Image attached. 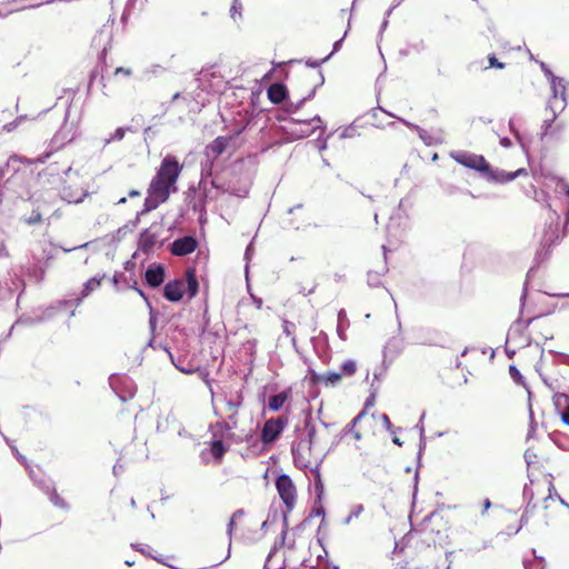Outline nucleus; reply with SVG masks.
I'll use <instances>...</instances> for the list:
<instances>
[{
  "label": "nucleus",
  "instance_id": "f257e3e1",
  "mask_svg": "<svg viewBox=\"0 0 569 569\" xmlns=\"http://www.w3.org/2000/svg\"><path fill=\"white\" fill-rule=\"evenodd\" d=\"M182 171V166L174 156L167 154L150 182L148 196L144 199V210L151 211L166 202L170 193L176 192L177 180Z\"/></svg>",
  "mask_w": 569,
  "mask_h": 569
},
{
  "label": "nucleus",
  "instance_id": "f03ea898",
  "mask_svg": "<svg viewBox=\"0 0 569 569\" xmlns=\"http://www.w3.org/2000/svg\"><path fill=\"white\" fill-rule=\"evenodd\" d=\"M229 143V138L218 137L206 147L204 156L207 159L202 163L200 183L203 186L204 190L207 189V186L210 184L212 188L222 192H227L237 197H246L249 191L248 182L242 183L241 186H236L230 181H223L220 177L212 176L214 160L226 151Z\"/></svg>",
  "mask_w": 569,
  "mask_h": 569
},
{
  "label": "nucleus",
  "instance_id": "7ed1b4c3",
  "mask_svg": "<svg viewBox=\"0 0 569 569\" xmlns=\"http://www.w3.org/2000/svg\"><path fill=\"white\" fill-rule=\"evenodd\" d=\"M315 435L316 430L313 428L310 429L306 438H301L292 445L291 452L296 467L303 470H310L316 475L318 480L317 487H322L319 473L321 457L316 455L312 449L315 443Z\"/></svg>",
  "mask_w": 569,
  "mask_h": 569
},
{
  "label": "nucleus",
  "instance_id": "20e7f679",
  "mask_svg": "<svg viewBox=\"0 0 569 569\" xmlns=\"http://www.w3.org/2000/svg\"><path fill=\"white\" fill-rule=\"evenodd\" d=\"M563 232L559 228V216L556 211H550L547 222L543 227L542 234L540 238V246L537 250V257L543 260L550 248L557 244Z\"/></svg>",
  "mask_w": 569,
  "mask_h": 569
},
{
  "label": "nucleus",
  "instance_id": "39448f33",
  "mask_svg": "<svg viewBox=\"0 0 569 569\" xmlns=\"http://www.w3.org/2000/svg\"><path fill=\"white\" fill-rule=\"evenodd\" d=\"M549 83L551 96L547 103V110L555 111V114H560L567 107V94L563 79L560 77L552 78Z\"/></svg>",
  "mask_w": 569,
  "mask_h": 569
},
{
  "label": "nucleus",
  "instance_id": "423d86ee",
  "mask_svg": "<svg viewBox=\"0 0 569 569\" xmlns=\"http://www.w3.org/2000/svg\"><path fill=\"white\" fill-rule=\"evenodd\" d=\"M276 488L287 511H291L297 501V489L292 479L288 475H280L276 480Z\"/></svg>",
  "mask_w": 569,
  "mask_h": 569
},
{
  "label": "nucleus",
  "instance_id": "0eeeda50",
  "mask_svg": "<svg viewBox=\"0 0 569 569\" xmlns=\"http://www.w3.org/2000/svg\"><path fill=\"white\" fill-rule=\"evenodd\" d=\"M242 395L240 391H236L234 393H230L229 397L224 398L223 407L220 411L221 419H224L229 422L231 428L238 427V412L240 407L242 406Z\"/></svg>",
  "mask_w": 569,
  "mask_h": 569
},
{
  "label": "nucleus",
  "instance_id": "6e6552de",
  "mask_svg": "<svg viewBox=\"0 0 569 569\" xmlns=\"http://www.w3.org/2000/svg\"><path fill=\"white\" fill-rule=\"evenodd\" d=\"M450 156L456 162L466 168L477 170L481 173L489 172V163L482 156L468 151H455L451 152Z\"/></svg>",
  "mask_w": 569,
  "mask_h": 569
},
{
  "label": "nucleus",
  "instance_id": "1a4fd4ad",
  "mask_svg": "<svg viewBox=\"0 0 569 569\" xmlns=\"http://www.w3.org/2000/svg\"><path fill=\"white\" fill-rule=\"evenodd\" d=\"M288 420L283 417L278 418H271L267 420L263 425L262 431H261V440L263 443H271L273 442L280 433L283 431L284 427L287 426Z\"/></svg>",
  "mask_w": 569,
  "mask_h": 569
},
{
  "label": "nucleus",
  "instance_id": "9d476101",
  "mask_svg": "<svg viewBox=\"0 0 569 569\" xmlns=\"http://www.w3.org/2000/svg\"><path fill=\"white\" fill-rule=\"evenodd\" d=\"M551 112V118L543 120L541 124V138H558L566 129V124L563 122H557V118L559 114H555V111Z\"/></svg>",
  "mask_w": 569,
  "mask_h": 569
},
{
  "label": "nucleus",
  "instance_id": "9b49d317",
  "mask_svg": "<svg viewBox=\"0 0 569 569\" xmlns=\"http://www.w3.org/2000/svg\"><path fill=\"white\" fill-rule=\"evenodd\" d=\"M110 386L122 401L132 398L134 395V390L129 378L112 376L110 377Z\"/></svg>",
  "mask_w": 569,
  "mask_h": 569
},
{
  "label": "nucleus",
  "instance_id": "f8f14e48",
  "mask_svg": "<svg viewBox=\"0 0 569 569\" xmlns=\"http://www.w3.org/2000/svg\"><path fill=\"white\" fill-rule=\"evenodd\" d=\"M197 240L191 236H186L174 240L171 244V253L174 256H187L196 250Z\"/></svg>",
  "mask_w": 569,
  "mask_h": 569
},
{
  "label": "nucleus",
  "instance_id": "ddd939ff",
  "mask_svg": "<svg viewBox=\"0 0 569 569\" xmlns=\"http://www.w3.org/2000/svg\"><path fill=\"white\" fill-rule=\"evenodd\" d=\"M186 284L183 280L169 281L164 286L163 295L167 300L177 302L180 301L184 295Z\"/></svg>",
  "mask_w": 569,
  "mask_h": 569
},
{
  "label": "nucleus",
  "instance_id": "4468645a",
  "mask_svg": "<svg viewBox=\"0 0 569 569\" xmlns=\"http://www.w3.org/2000/svg\"><path fill=\"white\" fill-rule=\"evenodd\" d=\"M417 133L426 146H437L445 142V134L441 129L427 131L422 128H417Z\"/></svg>",
  "mask_w": 569,
  "mask_h": 569
},
{
  "label": "nucleus",
  "instance_id": "2eb2a0df",
  "mask_svg": "<svg viewBox=\"0 0 569 569\" xmlns=\"http://www.w3.org/2000/svg\"><path fill=\"white\" fill-rule=\"evenodd\" d=\"M485 174H487L491 180H493L496 182L505 183V182L512 181L517 177L527 174V170L518 169L513 172H506L503 170H491V168L489 167V172H485Z\"/></svg>",
  "mask_w": 569,
  "mask_h": 569
},
{
  "label": "nucleus",
  "instance_id": "dca6fc26",
  "mask_svg": "<svg viewBox=\"0 0 569 569\" xmlns=\"http://www.w3.org/2000/svg\"><path fill=\"white\" fill-rule=\"evenodd\" d=\"M146 281L150 287H158L164 280V268L161 264H151L146 271Z\"/></svg>",
  "mask_w": 569,
  "mask_h": 569
},
{
  "label": "nucleus",
  "instance_id": "f3484780",
  "mask_svg": "<svg viewBox=\"0 0 569 569\" xmlns=\"http://www.w3.org/2000/svg\"><path fill=\"white\" fill-rule=\"evenodd\" d=\"M76 137V129H74V126L71 123H67L64 122L61 128L59 129V131L54 134L53 137V142L58 146V147H62L64 146L66 143L72 141Z\"/></svg>",
  "mask_w": 569,
  "mask_h": 569
},
{
  "label": "nucleus",
  "instance_id": "a211bd4d",
  "mask_svg": "<svg viewBox=\"0 0 569 569\" xmlns=\"http://www.w3.org/2000/svg\"><path fill=\"white\" fill-rule=\"evenodd\" d=\"M234 428H231L229 422L224 419H222L221 421H218L217 423H214L210 427V430L212 433V439H219L221 441L224 438L232 437L233 435L231 433V431Z\"/></svg>",
  "mask_w": 569,
  "mask_h": 569
},
{
  "label": "nucleus",
  "instance_id": "6ab92c4d",
  "mask_svg": "<svg viewBox=\"0 0 569 569\" xmlns=\"http://www.w3.org/2000/svg\"><path fill=\"white\" fill-rule=\"evenodd\" d=\"M268 98L273 103H280L286 99L287 88L282 83H273L268 88Z\"/></svg>",
  "mask_w": 569,
  "mask_h": 569
},
{
  "label": "nucleus",
  "instance_id": "aec40b11",
  "mask_svg": "<svg viewBox=\"0 0 569 569\" xmlns=\"http://www.w3.org/2000/svg\"><path fill=\"white\" fill-rule=\"evenodd\" d=\"M365 416V412H360L358 413L351 421L350 423H348L343 430L341 431V438L348 436V435H351L352 438L357 441H359L361 439V433L360 431L356 430V426L357 423L363 418Z\"/></svg>",
  "mask_w": 569,
  "mask_h": 569
},
{
  "label": "nucleus",
  "instance_id": "412c9836",
  "mask_svg": "<svg viewBox=\"0 0 569 569\" xmlns=\"http://www.w3.org/2000/svg\"><path fill=\"white\" fill-rule=\"evenodd\" d=\"M227 450L228 447L223 443V441L219 439H212V441L210 442L209 452L214 458V461L218 463L222 460Z\"/></svg>",
  "mask_w": 569,
  "mask_h": 569
},
{
  "label": "nucleus",
  "instance_id": "4be33fe9",
  "mask_svg": "<svg viewBox=\"0 0 569 569\" xmlns=\"http://www.w3.org/2000/svg\"><path fill=\"white\" fill-rule=\"evenodd\" d=\"M553 401L557 408L565 405L567 408L561 413L562 421L569 426V397L566 393H557L553 397Z\"/></svg>",
  "mask_w": 569,
  "mask_h": 569
},
{
  "label": "nucleus",
  "instance_id": "5701e85b",
  "mask_svg": "<svg viewBox=\"0 0 569 569\" xmlns=\"http://www.w3.org/2000/svg\"><path fill=\"white\" fill-rule=\"evenodd\" d=\"M187 288L190 298L194 297L198 292V280L193 269H188L186 272Z\"/></svg>",
  "mask_w": 569,
  "mask_h": 569
},
{
  "label": "nucleus",
  "instance_id": "b1692460",
  "mask_svg": "<svg viewBox=\"0 0 569 569\" xmlns=\"http://www.w3.org/2000/svg\"><path fill=\"white\" fill-rule=\"evenodd\" d=\"M156 241V234L151 233L149 230H146L140 236L139 246L143 251H148L154 246Z\"/></svg>",
  "mask_w": 569,
  "mask_h": 569
},
{
  "label": "nucleus",
  "instance_id": "393cba45",
  "mask_svg": "<svg viewBox=\"0 0 569 569\" xmlns=\"http://www.w3.org/2000/svg\"><path fill=\"white\" fill-rule=\"evenodd\" d=\"M288 399V393L287 392H280V393H277L274 396H271L270 399H269V408L270 410L272 411H278L280 410L284 402L287 401Z\"/></svg>",
  "mask_w": 569,
  "mask_h": 569
},
{
  "label": "nucleus",
  "instance_id": "a878e982",
  "mask_svg": "<svg viewBox=\"0 0 569 569\" xmlns=\"http://www.w3.org/2000/svg\"><path fill=\"white\" fill-rule=\"evenodd\" d=\"M532 553H533V558L532 559L523 560L525 569H545L546 568L545 558L537 557L535 550H532Z\"/></svg>",
  "mask_w": 569,
  "mask_h": 569
},
{
  "label": "nucleus",
  "instance_id": "bb28decb",
  "mask_svg": "<svg viewBox=\"0 0 569 569\" xmlns=\"http://www.w3.org/2000/svg\"><path fill=\"white\" fill-rule=\"evenodd\" d=\"M101 279L102 278H97V277H93V278H90L84 284H83V289H82V297H87L89 296L92 291L97 290L100 284H101Z\"/></svg>",
  "mask_w": 569,
  "mask_h": 569
},
{
  "label": "nucleus",
  "instance_id": "cd10ccee",
  "mask_svg": "<svg viewBox=\"0 0 569 569\" xmlns=\"http://www.w3.org/2000/svg\"><path fill=\"white\" fill-rule=\"evenodd\" d=\"M103 38H104L106 42H104V46H103L102 51H101V57L104 58L106 54H107V50H108L110 40H111L110 30H107V29L100 30L99 33L94 37L93 41L94 42L101 41Z\"/></svg>",
  "mask_w": 569,
  "mask_h": 569
},
{
  "label": "nucleus",
  "instance_id": "c85d7f7f",
  "mask_svg": "<svg viewBox=\"0 0 569 569\" xmlns=\"http://www.w3.org/2000/svg\"><path fill=\"white\" fill-rule=\"evenodd\" d=\"M128 130H129V128H123V127L118 128L109 138L103 140V147L108 146L112 141L122 140Z\"/></svg>",
  "mask_w": 569,
  "mask_h": 569
},
{
  "label": "nucleus",
  "instance_id": "c756f323",
  "mask_svg": "<svg viewBox=\"0 0 569 569\" xmlns=\"http://www.w3.org/2000/svg\"><path fill=\"white\" fill-rule=\"evenodd\" d=\"M348 320H347V315H346V311L343 309H341L339 312H338V335L340 336L341 339H345V336H343V328H345V325H347Z\"/></svg>",
  "mask_w": 569,
  "mask_h": 569
},
{
  "label": "nucleus",
  "instance_id": "7c9ffc66",
  "mask_svg": "<svg viewBox=\"0 0 569 569\" xmlns=\"http://www.w3.org/2000/svg\"><path fill=\"white\" fill-rule=\"evenodd\" d=\"M216 77H217V67L211 66L209 68H204L201 70L199 80L207 81L210 78H216Z\"/></svg>",
  "mask_w": 569,
  "mask_h": 569
},
{
  "label": "nucleus",
  "instance_id": "2f4dec72",
  "mask_svg": "<svg viewBox=\"0 0 569 569\" xmlns=\"http://www.w3.org/2000/svg\"><path fill=\"white\" fill-rule=\"evenodd\" d=\"M234 523H236V519H234V517H231L230 520H229V523H228V535H229L230 538H231L232 532H233ZM230 555H231V539L229 540V546H228L227 555H226V557L219 563H222L227 559H229Z\"/></svg>",
  "mask_w": 569,
  "mask_h": 569
},
{
  "label": "nucleus",
  "instance_id": "473e14b6",
  "mask_svg": "<svg viewBox=\"0 0 569 569\" xmlns=\"http://www.w3.org/2000/svg\"><path fill=\"white\" fill-rule=\"evenodd\" d=\"M342 373L352 376L357 370V365L353 360H347L341 365Z\"/></svg>",
  "mask_w": 569,
  "mask_h": 569
},
{
  "label": "nucleus",
  "instance_id": "72a5a7b5",
  "mask_svg": "<svg viewBox=\"0 0 569 569\" xmlns=\"http://www.w3.org/2000/svg\"><path fill=\"white\" fill-rule=\"evenodd\" d=\"M368 284L370 287H379L381 284V273L376 271L368 272Z\"/></svg>",
  "mask_w": 569,
  "mask_h": 569
},
{
  "label": "nucleus",
  "instance_id": "f704fd0d",
  "mask_svg": "<svg viewBox=\"0 0 569 569\" xmlns=\"http://www.w3.org/2000/svg\"><path fill=\"white\" fill-rule=\"evenodd\" d=\"M341 378V375L340 373H337V372H330V373H327V375H323L319 378V380H322L325 381L326 383H330V385H335L337 383Z\"/></svg>",
  "mask_w": 569,
  "mask_h": 569
},
{
  "label": "nucleus",
  "instance_id": "c9c22d12",
  "mask_svg": "<svg viewBox=\"0 0 569 569\" xmlns=\"http://www.w3.org/2000/svg\"><path fill=\"white\" fill-rule=\"evenodd\" d=\"M282 327H283L284 335L288 336V337H291V341L295 345L296 343V338L293 336L295 323H292V322H290L288 320H284L283 323H282Z\"/></svg>",
  "mask_w": 569,
  "mask_h": 569
},
{
  "label": "nucleus",
  "instance_id": "e433bc0d",
  "mask_svg": "<svg viewBox=\"0 0 569 569\" xmlns=\"http://www.w3.org/2000/svg\"><path fill=\"white\" fill-rule=\"evenodd\" d=\"M523 495H525V497L530 496V500H532L533 492L528 487H525ZM530 502L531 501H529L528 506H530ZM528 513H529V507L526 508V511L520 519L521 526L528 521Z\"/></svg>",
  "mask_w": 569,
  "mask_h": 569
},
{
  "label": "nucleus",
  "instance_id": "4c0bfd02",
  "mask_svg": "<svg viewBox=\"0 0 569 569\" xmlns=\"http://www.w3.org/2000/svg\"><path fill=\"white\" fill-rule=\"evenodd\" d=\"M363 511L362 505H356L352 507L350 515L346 519V523H349L352 518H358L360 513Z\"/></svg>",
  "mask_w": 569,
  "mask_h": 569
},
{
  "label": "nucleus",
  "instance_id": "58836bf2",
  "mask_svg": "<svg viewBox=\"0 0 569 569\" xmlns=\"http://www.w3.org/2000/svg\"><path fill=\"white\" fill-rule=\"evenodd\" d=\"M509 373L511 376V378L517 382V383H523L522 381V376L520 373V371L517 369L516 366H510L509 367Z\"/></svg>",
  "mask_w": 569,
  "mask_h": 569
},
{
  "label": "nucleus",
  "instance_id": "ea45409f",
  "mask_svg": "<svg viewBox=\"0 0 569 569\" xmlns=\"http://www.w3.org/2000/svg\"><path fill=\"white\" fill-rule=\"evenodd\" d=\"M170 358H171V360H172V363L174 365V367H176L179 371H181V372H183V373H193V372H194V369H193L191 366H187V367H184V365H180V363L176 362V361H174V359H173V357H172V355H170Z\"/></svg>",
  "mask_w": 569,
  "mask_h": 569
},
{
  "label": "nucleus",
  "instance_id": "a19ab883",
  "mask_svg": "<svg viewBox=\"0 0 569 569\" xmlns=\"http://www.w3.org/2000/svg\"><path fill=\"white\" fill-rule=\"evenodd\" d=\"M548 491H549V495L548 497L545 499L546 501L548 499H552L553 497V492H555V496L559 499V501L561 502V505L566 506L568 509H569V505L555 491V487L552 483L549 485V488H548Z\"/></svg>",
  "mask_w": 569,
  "mask_h": 569
},
{
  "label": "nucleus",
  "instance_id": "79ce46f5",
  "mask_svg": "<svg viewBox=\"0 0 569 569\" xmlns=\"http://www.w3.org/2000/svg\"><path fill=\"white\" fill-rule=\"evenodd\" d=\"M548 491H549V495L548 497L545 499L546 501L548 499H552L553 497V492H555V496L559 499V501L561 502V505L566 506L568 509H569V505L555 491V487L552 483L549 485V488H548Z\"/></svg>",
  "mask_w": 569,
  "mask_h": 569
},
{
  "label": "nucleus",
  "instance_id": "37998d69",
  "mask_svg": "<svg viewBox=\"0 0 569 569\" xmlns=\"http://www.w3.org/2000/svg\"><path fill=\"white\" fill-rule=\"evenodd\" d=\"M488 60H489V67L490 68H497V69H503L505 68V64L499 62L495 56H490L488 58Z\"/></svg>",
  "mask_w": 569,
  "mask_h": 569
},
{
  "label": "nucleus",
  "instance_id": "c03bdc74",
  "mask_svg": "<svg viewBox=\"0 0 569 569\" xmlns=\"http://www.w3.org/2000/svg\"><path fill=\"white\" fill-rule=\"evenodd\" d=\"M51 501L53 502L54 506H58V507H66V503L63 501L62 498L59 497L58 493L53 492L52 496H51Z\"/></svg>",
  "mask_w": 569,
  "mask_h": 569
},
{
  "label": "nucleus",
  "instance_id": "a18cd8bd",
  "mask_svg": "<svg viewBox=\"0 0 569 569\" xmlns=\"http://www.w3.org/2000/svg\"><path fill=\"white\" fill-rule=\"evenodd\" d=\"M540 67H541L542 72L545 73V76L547 77V79H548L549 81H551V79H552V78H557V76H555V74L552 73V71L547 67V64H546V63L541 62V63H540Z\"/></svg>",
  "mask_w": 569,
  "mask_h": 569
},
{
  "label": "nucleus",
  "instance_id": "49530a36",
  "mask_svg": "<svg viewBox=\"0 0 569 569\" xmlns=\"http://www.w3.org/2000/svg\"><path fill=\"white\" fill-rule=\"evenodd\" d=\"M114 74H123V76H127V77H130L132 74V71L131 69H127V68H123V67H119L114 70Z\"/></svg>",
  "mask_w": 569,
  "mask_h": 569
},
{
  "label": "nucleus",
  "instance_id": "de8ad7c7",
  "mask_svg": "<svg viewBox=\"0 0 569 569\" xmlns=\"http://www.w3.org/2000/svg\"><path fill=\"white\" fill-rule=\"evenodd\" d=\"M316 87L311 90L308 97L302 98L298 101L296 109L300 108L307 100L311 99L315 96Z\"/></svg>",
  "mask_w": 569,
  "mask_h": 569
},
{
  "label": "nucleus",
  "instance_id": "09e8293b",
  "mask_svg": "<svg viewBox=\"0 0 569 569\" xmlns=\"http://www.w3.org/2000/svg\"><path fill=\"white\" fill-rule=\"evenodd\" d=\"M342 40H343V38H341V39L337 40V41L333 43V50H332V52H331L328 57H326V58L323 59V61H327V60H328V59H329V58H330V57H331L336 51H338V50L340 49L341 43H342Z\"/></svg>",
  "mask_w": 569,
  "mask_h": 569
},
{
  "label": "nucleus",
  "instance_id": "8fccbe9b",
  "mask_svg": "<svg viewBox=\"0 0 569 569\" xmlns=\"http://www.w3.org/2000/svg\"><path fill=\"white\" fill-rule=\"evenodd\" d=\"M296 122L298 123H305V124H309L310 122H316L318 123L317 127L320 126V123L322 122L321 118L319 116H316L313 117L311 120H303V121H300V120H296Z\"/></svg>",
  "mask_w": 569,
  "mask_h": 569
},
{
  "label": "nucleus",
  "instance_id": "3c124183",
  "mask_svg": "<svg viewBox=\"0 0 569 569\" xmlns=\"http://www.w3.org/2000/svg\"><path fill=\"white\" fill-rule=\"evenodd\" d=\"M509 128H510V131L515 134V137L518 139V141H520V134H519V131L515 128V122L512 119H510L509 121Z\"/></svg>",
  "mask_w": 569,
  "mask_h": 569
},
{
  "label": "nucleus",
  "instance_id": "603ef678",
  "mask_svg": "<svg viewBox=\"0 0 569 569\" xmlns=\"http://www.w3.org/2000/svg\"><path fill=\"white\" fill-rule=\"evenodd\" d=\"M40 221H41V216H40L39 213H36V214L31 216V217L27 220V222H28L29 224H34V223H38V222H40Z\"/></svg>",
  "mask_w": 569,
  "mask_h": 569
},
{
  "label": "nucleus",
  "instance_id": "864d4df0",
  "mask_svg": "<svg viewBox=\"0 0 569 569\" xmlns=\"http://www.w3.org/2000/svg\"><path fill=\"white\" fill-rule=\"evenodd\" d=\"M381 420H382V422H383L385 427H386L388 430H390V429H391V427H392V425H391V421H390L389 417H388L386 413H383V415L381 416Z\"/></svg>",
  "mask_w": 569,
  "mask_h": 569
},
{
  "label": "nucleus",
  "instance_id": "5fc2aeb1",
  "mask_svg": "<svg viewBox=\"0 0 569 569\" xmlns=\"http://www.w3.org/2000/svg\"><path fill=\"white\" fill-rule=\"evenodd\" d=\"M405 126H407L409 129L415 130L417 132V128H420L419 126L411 123L402 118H398Z\"/></svg>",
  "mask_w": 569,
  "mask_h": 569
},
{
  "label": "nucleus",
  "instance_id": "6e6d98bb",
  "mask_svg": "<svg viewBox=\"0 0 569 569\" xmlns=\"http://www.w3.org/2000/svg\"><path fill=\"white\" fill-rule=\"evenodd\" d=\"M500 144L505 148H509L511 146V141L509 138H502L500 139Z\"/></svg>",
  "mask_w": 569,
  "mask_h": 569
},
{
  "label": "nucleus",
  "instance_id": "4d7b16f0",
  "mask_svg": "<svg viewBox=\"0 0 569 569\" xmlns=\"http://www.w3.org/2000/svg\"><path fill=\"white\" fill-rule=\"evenodd\" d=\"M423 417H425V415H422V417H421V419H420L419 423L417 425V428H418V429H419V431H420V436H421V438L423 437V433H425V428H423V425H422V419H423Z\"/></svg>",
  "mask_w": 569,
  "mask_h": 569
},
{
  "label": "nucleus",
  "instance_id": "13d9d810",
  "mask_svg": "<svg viewBox=\"0 0 569 569\" xmlns=\"http://www.w3.org/2000/svg\"><path fill=\"white\" fill-rule=\"evenodd\" d=\"M230 12H231V18H232L233 20H236V14L238 13V7H237V3H236V2H234V3H233V6L231 7Z\"/></svg>",
  "mask_w": 569,
  "mask_h": 569
},
{
  "label": "nucleus",
  "instance_id": "bf43d9fd",
  "mask_svg": "<svg viewBox=\"0 0 569 569\" xmlns=\"http://www.w3.org/2000/svg\"><path fill=\"white\" fill-rule=\"evenodd\" d=\"M490 506H491L490 500L488 498L485 499L482 513L487 512V510L490 508Z\"/></svg>",
  "mask_w": 569,
  "mask_h": 569
},
{
  "label": "nucleus",
  "instance_id": "052dcab7",
  "mask_svg": "<svg viewBox=\"0 0 569 569\" xmlns=\"http://www.w3.org/2000/svg\"><path fill=\"white\" fill-rule=\"evenodd\" d=\"M243 516V510L239 509V510H236L231 517H234V519H239Z\"/></svg>",
  "mask_w": 569,
  "mask_h": 569
},
{
  "label": "nucleus",
  "instance_id": "680f3d73",
  "mask_svg": "<svg viewBox=\"0 0 569 569\" xmlns=\"http://www.w3.org/2000/svg\"><path fill=\"white\" fill-rule=\"evenodd\" d=\"M315 129L316 128H311V129H307V130L302 131L300 137H308V136L312 134L315 132Z\"/></svg>",
  "mask_w": 569,
  "mask_h": 569
},
{
  "label": "nucleus",
  "instance_id": "e2e57ef3",
  "mask_svg": "<svg viewBox=\"0 0 569 569\" xmlns=\"http://www.w3.org/2000/svg\"><path fill=\"white\" fill-rule=\"evenodd\" d=\"M122 465L117 462L114 466H113V472L117 475L118 471L122 470Z\"/></svg>",
  "mask_w": 569,
  "mask_h": 569
},
{
  "label": "nucleus",
  "instance_id": "0e129e2a",
  "mask_svg": "<svg viewBox=\"0 0 569 569\" xmlns=\"http://www.w3.org/2000/svg\"><path fill=\"white\" fill-rule=\"evenodd\" d=\"M250 254H252V244H249L246 250V259H249Z\"/></svg>",
  "mask_w": 569,
  "mask_h": 569
},
{
  "label": "nucleus",
  "instance_id": "69168bd1",
  "mask_svg": "<svg viewBox=\"0 0 569 569\" xmlns=\"http://www.w3.org/2000/svg\"><path fill=\"white\" fill-rule=\"evenodd\" d=\"M126 287H127V288H132V289H134L136 291H137V289H139V288L137 287V282H136V281H133V283H132V284H130L129 282H126Z\"/></svg>",
  "mask_w": 569,
  "mask_h": 569
},
{
  "label": "nucleus",
  "instance_id": "338daca9",
  "mask_svg": "<svg viewBox=\"0 0 569 569\" xmlns=\"http://www.w3.org/2000/svg\"><path fill=\"white\" fill-rule=\"evenodd\" d=\"M137 292H138V293H139V296H141L146 301H148L147 296L144 295V292H143L141 289H137Z\"/></svg>",
  "mask_w": 569,
  "mask_h": 569
},
{
  "label": "nucleus",
  "instance_id": "774afa93",
  "mask_svg": "<svg viewBox=\"0 0 569 569\" xmlns=\"http://www.w3.org/2000/svg\"><path fill=\"white\" fill-rule=\"evenodd\" d=\"M254 302L257 305V307L260 309L262 307V300L261 299H256L254 298Z\"/></svg>",
  "mask_w": 569,
  "mask_h": 569
}]
</instances>
